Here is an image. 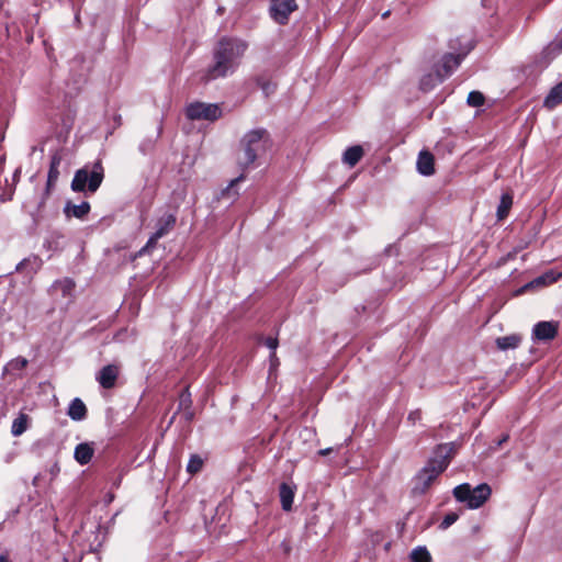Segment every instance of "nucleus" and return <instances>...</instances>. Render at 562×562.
I'll use <instances>...</instances> for the list:
<instances>
[{
    "label": "nucleus",
    "mask_w": 562,
    "mask_h": 562,
    "mask_svg": "<svg viewBox=\"0 0 562 562\" xmlns=\"http://www.w3.org/2000/svg\"><path fill=\"white\" fill-rule=\"evenodd\" d=\"M247 49V44L237 38H223L214 49V64L204 75L206 81L226 77L235 71Z\"/></svg>",
    "instance_id": "f257e3e1"
},
{
    "label": "nucleus",
    "mask_w": 562,
    "mask_h": 562,
    "mask_svg": "<svg viewBox=\"0 0 562 562\" xmlns=\"http://www.w3.org/2000/svg\"><path fill=\"white\" fill-rule=\"evenodd\" d=\"M453 453L451 445H442L437 448L435 454L415 476L413 492L424 494L432 482L441 474L450 463Z\"/></svg>",
    "instance_id": "f03ea898"
},
{
    "label": "nucleus",
    "mask_w": 562,
    "mask_h": 562,
    "mask_svg": "<svg viewBox=\"0 0 562 562\" xmlns=\"http://www.w3.org/2000/svg\"><path fill=\"white\" fill-rule=\"evenodd\" d=\"M268 140V134L263 128L248 132L241 140L243 154L239 157V164L243 167L254 164L257 157L266 151Z\"/></svg>",
    "instance_id": "7ed1b4c3"
},
{
    "label": "nucleus",
    "mask_w": 562,
    "mask_h": 562,
    "mask_svg": "<svg viewBox=\"0 0 562 562\" xmlns=\"http://www.w3.org/2000/svg\"><path fill=\"white\" fill-rule=\"evenodd\" d=\"M103 167L100 161L93 164L91 169L88 167L78 169L71 181V190L82 192L88 189L89 192H95L103 180Z\"/></svg>",
    "instance_id": "20e7f679"
},
{
    "label": "nucleus",
    "mask_w": 562,
    "mask_h": 562,
    "mask_svg": "<svg viewBox=\"0 0 562 562\" xmlns=\"http://www.w3.org/2000/svg\"><path fill=\"white\" fill-rule=\"evenodd\" d=\"M492 490L488 484L482 483L472 488L470 484L463 483L453 490L457 501L467 503L471 509L480 508L491 496Z\"/></svg>",
    "instance_id": "39448f33"
},
{
    "label": "nucleus",
    "mask_w": 562,
    "mask_h": 562,
    "mask_svg": "<svg viewBox=\"0 0 562 562\" xmlns=\"http://www.w3.org/2000/svg\"><path fill=\"white\" fill-rule=\"evenodd\" d=\"M186 115L189 120L215 121L222 115V110L217 104L193 102L186 108Z\"/></svg>",
    "instance_id": "423d86ee"
},
{
    "label": "nucleus",
    "mask_w": 562,
    "mask_h": 562,
    "mask_svg": "<svg viewBox=\"0 0 562 562\" xmlns=\"http://www.w3.org/2000/svg\"><path fill=\"white\" fill-rule=\"evenodd\" d=\"M297 9L295 0H271L270 14L279 24H285L289 15Z\"/></svg>",
    "instance_id": "0eeeda50"
},
{
    "label": "nucleus",
    "mask_w": 562,
    "mask_h": 562,
    "mask_svg": "<svg viewBox=\"0 0 562 562\" xmlns=\"http://www.w3.org/2000/svg\"><path fill=\"white\" fill-rule=\"evenodd\" d=\"M176 224V217L172 214H166L160 217L157 222L156 232L149 237L145 247L140 250V254L149 248L155 247L157 241L164 237Z\"/></svg>",
    "instance_id": "6e6552de"
},
{
    "label": "nucleus",
    "mask_w": 562,
    "mask_h": 562,
    "mask_svg": "<svg viewBox=\"0 0 562 562\" xmlns=\"http://www.w3.org/2000/svg\"><path fill=\"white\" fill-rule=\"evenodd\" d=\"M558 323L539 322L535 325L532 334L537 340H551L557 336Z\"/></svg>",
    "instance_id": "1a4fd4ad"
},
{
    "label": "nucleus",
    "mask_w": 562,
    "mask_h": 562,
    "mask_svg": "<svg viewBox=\"0 0 562 562\" xmlns=\"http://www.w3.org/2000/svg\"><path fill=\"white\" fill-rule=\"evenodd\" d=\"M117 375L119 368L114 364H108L100 370L97 380L102 387L111 389L114 386Z\"/></svg>",
    "instance_id": "9d476101"
},
{
    "label": "nucleus",
    "mask_w": 562,
    "mask_h": 562,
    "mask_svg": "<svg viewBox=\"0 0 562 562\" xmlns=\"http://www.w3.org/2000/svg\"><path fill=\"white\" fill-rule=\"evenodd\" d=\"M417 170L424 176H431L435 172L434 156L428 151H420L417 159Z\"/></svg>",
    "instance_id": "9b49d317"
},
{
    "label": "nucleus",
    "mask_w": 562,
    "mask_h": 562,
    "mask_svg": "<svg viewBox=\"0 0 562 562\" xmlns=\"http://www.w3.org/2000/svg\"><path fill=\"white\" fill-rule=\"evenodd\" d=\"M560 277H562V273H559V272H555L552 270L547 271L542 276H540V277L536 278L535 280H532L531 282L527 283L525 285V289L540 288V286H546V285L552 284Z\"/></svg>",
    "instance_id": "f8f14e48"
},
{
    "label": "nucleus",
    "mask_w": 562,
    "mask_h": 562,
    "mask_svg": "<svg viewBox=\"0 0 562 562\" xmlns=\"http://www.w3.org/2000/svg\"><path fill=\"white\" fill-rule=\"evenodd\" d=\"M90 211V204L88 202H81L80 204H72L67 202L64 209L66 216L83 218Z\"/></svg>",
    "instance_id": "ddd939ff"
},
{
    "label": "nucleus",
    "mask_w": 562,
    "mask_h": 562,
    "mask_svg": "<svg viewBox=\"0 0 562 562\" xmlns=\"http://www.w3.org/2000/svg\"><path fill=\"white\" fill-rule=\"evenodd\" d=\"M521 342V336L512 334L508 336L498 337L495 340L497 348L502 351L517 348Z\"/></svg>",
    "instance_id": "4468645a"
},
{
    "label": "nucleus",
    "mask_w": 562,
    "mask_h": 562,
    "mask_svg": "<svg viewBox=\"0 0 562 562\" xmlns=\"http://www.w3.org/2000/svg\"><path fill=\"white\" fill-rule=\"evenodd\" d=\"M562 103V81L554 86L543 101L547 109H554Z\"/></svg>",
    "instance_id": "2eb2a0df"
},
{
    "label": "nucleus",
    "mask_w": 562,
    "mask_h": 562,
    "mask_svg": "<svg viewBox=\"0 0 562 562\" xmlns=\"http://www.w3.org/2000/svg\"><path fill=\"white\" fill-rule=\"evenodd\" d=\"M87 407L80 398H74L68 408V416L72 420H82L86 417Z\"/></svg>",
    "instance_id": "dca6fc26"
},
{
    "label": "nucleus",
    "mask_w": 562,
    "mask_h": 562,
    "mask_svg": "<svg viewBox=\"0 0 562 562\" xmlns=\"http://www.w3.org/2000/svg\"><path fill=\"white\" fill-rule=\"evenodd\" d=\"M93 456V448L85 442V443H79L76 449H75V459L78 463L80 464H87L91 458Z\"/></svg>",
    "instance_id": "f3484780"
},
{
    "label": "nucleus",
    "mask_w": 562,
    "mask_h": 562,
    "mask_svg": "<svg viewBox=\"0 0 562 562\" xmlns=\"http://www.w3.org/2000/svg\"><path fill=\"white\" fill-rule=\"evenodd\" d=\"M363 156V149L361 146L356 145L346 149L342 156V161L350 167L356 166Z\"/></svg>",
    "instance_id": "a211bd4d"
},
{
    "label": "nucleus",
    "mask_w": 562,
    "mask_h": 562,
    "mask_svg": "<svg viewBox=\"0 0 562 562\" xmlns=\"http://www.w3.org/2000/svg\"><path fill=\"white\" fill-rule=\"evenodd\" d=\"M294 498V492L291 486L282 483L280 486V501L282 508L286 512L291 510Z\"/></svg>",
    "instance_id": "6ab92c4d"
},
{
    "label": "nucleus",
    "mask_w": 562,
    "mask_h": 562,
    "mask_svg": "<svg viewBox=\"0 0 562 562\" xmlns=\"http://www.w3.org/2000/svg\"><path fill=\"white\" fill-rule=\"evenodd\" d=\"M59 164L60 159L58 157H53L47 176L46 195L49 193L50 188L55 184L59 177Z\"/></svg>",
    "instance_id": "aec40b11"
},
{
    "label": "nucleus",
    "mask_w": 562,
    "mask_h": 562,
    "mask_svg": "<svg viewBox=\"0 0 562 562\" xmlns=\"http://www.w3.org/2000/svg\"><path fill=\"white\" fill-rule=\"evenodd\" d=\"M512 205H513V196L508 193H504L501 196V201H499L497 212H496L497 218L499 221L504 220L508 215V212H509Z\"/></svg>",
    "instance_id": "412c9836"
},
{
    "label": "nucleus",
    "mask_w": 562,
    "mask_h": 562,
    "mask_svg": "<svg viewBox=\"0 0 562 562\" xmlns=\"http://www.w3.org/2000/svg\"><path fill=\"white\" fill-rule=\"evenodd\" d=\"M29 417L26 414L21 413L12 423L11 432L13 436H21L26 429Z\"/></svg>",
    "instance_id": "4be33fe9"
},
{
    "label": "nucleus",
    "mask_w": 562,
    "mask_h": 562,
    "mask_svg": "<svg viewBox=\"0 0 562 562\" xmlns=\"http://www.w3.org/2000/svg\"><path fill=\"white\" fill-rule=\"evenodd\" d=\"M41 266H42L41 259L38 257L33 256V257L26 258L23 261H21L16 266V270L23 271L26 268H30L29 273L33 274L41 268Z\"/></svg>",
    "instance_id": "5701e85b"
},
{
    "label": "nucleus",
    "mask_w": 562,
    "mask_h": 562,
    "mask_svg": "<svg viewBox=\"0 0 562 562\" xmlns=\"http://www.w3.org/2000/svg\"><path fill=\"white\" fill-rule=\"evenodd\" d=\"M442 80L443 76H441V72L439 70H436L435 74H428L422 78L420 87L423 90H430Z\"/></svg>",
    "instance_id": "b1692460"
},
{
    "label": "nucleus",
    "mask_w": 562,
    "mask_h": 562,
    "mask_svg": "<svg viewBox=\"0 0 562 562\" xmlns=\"http://www.w3.org/2000/svg\"><path fill=\"white\" fill-rule=\"evenodd\" d=\"M460 64V56H456L452 54H448L442 58V68L445 70L441 76L443 78L448 76L454 68H457Z\"/></svg>",
    "instance_id": "393cba45"
},
{
    "label": "nucleus",
    "mask_w": 562,
    "mask_h": 562,
    "mask_svg": "<svg viewBox=\"0 0 562 562\" xmlns=\"http://www.w3.org/2000/svg\"><path fill=\"white\" fill-rule=\"evenodd\" d=\"M411 559L413 562H430L431 557L429 551L425 547H418L414 549L411 553Z\"/></svg>",
    "instance_id": "a878e982"
},
{
    "label": "nucleus",
    "mask_w": 562,
    "mask_h": 562,
    "mask_svg": "<svg viewBox=\"0 0 562 562\" xmlns=\"http://www.w3.org/2000/svg\"><path fill=\"white\" fill-rule=\"evenodd\" d=\"M53 288L55 290H60L63 295L67 296L74 290L75 283L70 279H65V280L55 282Z\"/></svg>",
    "instance_id": "bb28decb"
},
{
    "label": "nucleus",
    "mask_w": 562,
    "mask_h": 562,
    "mask_svg": "<svg viewBox=\"0 0 562 562\" xmlns=\"http://www.w3.org/2000/svg\"><path fill=\"white\" fill-rule=\"evenodd\" d=\"M484 95L480 91H471L468 95V104L471 106H481L484 103Z\"/></svg>",
    "instance_id": "cd10ccee"
},
{
    "label": "nucleus",
    "mask_w": 562,
    "mask_h": 562,
    "mask_svg": "<svg viewBox=\"0 0 562 562\" xmlns=\"http://www.w3.org/2000/svg\"><path fill=\"white\" fill-rule=\"evenodd\" d=\"M203 461L199 456H192L188 462L187 470L190 473H196L202 469Z\"/></svg>",
    "instance_id": "c85d7f7f"
},
{
    "label": "nucleus",
    "mask_w": 562,
    "mask_h": 562,
    "mask_svg": "<svg viewBox=\"0 0 562 562\" xmlns=\"http://www.w3.org/2000/svg\"><path fill=\"white\" fill-rule=\"evenodd\" d=\"M241 179H243V176H240V177H238V178H236V179L232 180V181H231V183H229V186H228V187H227V188L222 192V195H223V196H227V198L235 199V198L238 195V192H234V193L232 194V190H233V188L235 187V184H236L237 182H239Z\"/></svg>",
    "instance_id": "c756f323"
},
{
    "label": "nucleus",
    "mask_w": 562,
    "mask_h": 562,
    "mask_svg": "<svg viewBox=\"0 0 562 562\" xmlns=\"http://www.w3.org/2000/svg\"><path fill=\"white\" fill-rule=\"evenodd\" d=\"M458 519V515L456 513H450L445 516L442 521L440 522L441 529L449 528L452 524H454Z\"/></svg>",
    "instance_id": "7c9ffc66"
},
{
    "label": "nucleus",
    "mask_w": 562,
    "mask_h": 562,
    "mask_svg": "<svg viewBox=\"0 0 562 562\" xmlns=\"http://www.w3.org/2000/svg\"><path fill=\"white\" fill-rule=\"evenodd\" d=\"M260 88L266 95H269L274 92L276 85L269 81H262L260 82Z\"/></svg>",
    "instance_id": "2f4dec72"
},
{
    "label": "nucleus",
    "mask_w": 562,
    "mask_h": 562,
    "mask_svg": "<svg viewBox=\"0 0 562 562\" xmlns=\"http://www.w3.org/2000/svg\"><path fill=\"white\" fill-rule=\"evenodd\" d=\"M549 52H553V53H561L562 52V31H561V36H560V40L555 43H551L548 48H547Z\"/></svg>",
    "instance_id": "473e14b6"
},
{
    "label": "nucleus",
    "mask_w": 562,
    "mask_h": 562,
    "mask_svg": "<svg viewBox=\"0 0 562 562\" xmlns=\"http://www.w3.org/2000/svg\"><path fill=\"white\" fill-rule=\"evenodd\" d=\"M266 346L271 349L272 351H274L278 347V339L274 338V337H268L265 341Z\"/></svg>",
    "instance_id": "72a5a7b5"
},
{
    "label": "nucleus",
    "mask_w": 562,
    "mask_h": 562,
    "mask_svg": "<svg viewBox=\"0 0 562 562\" xmlns=\"http://www.w3.org/2000/svg\"><path fill=\"white\" fill-rule=\"evenodd\" d=\"M330 451H331V448L322 449V450L318 451V454L327 456V454L330 453Z\"/></svg>",
    "instance_id": "f704fd0d"
},
{
    "label": "nucleus",
    "mask_w": 562,
    "mask_h": 562,
    "mask_svg": "<svg viewBox=\"0 0 562 562\" xmlns=\"http://www.w3.org/2000/svg\"><path fill=\"white\" fill-rule=\"evenodd\" d=\"M509 436L508 435H504L499 441L497 442L498 446H502L504 442H506L508 440Z\"/></svg>",
    "instance_id": "c9c22d12"
},
{
    "label": "nucleus",
    "mask_w": 562,
    "mask_h": 562,
    "mask_svg": "<svg viewBox=\"0 0 562 562\" xmlns=\"http://www.w3.org/2000/svg\"><path fill=\"white\" fill-rule=\"evenodd\" d=\"M19 362H20L21 368L25 367L27 363V361L25 359H22Z\"/></svg>",
    "instance_id": "e433bc0d"
},
{
    "label": "nucleus",
    "mask_w": 562,
    "mask_h": 562,
    "mask_svg": "<svg viewBox=\"0 0 562 562\" xmlns=\"http://www.w3.org/2000/svg\"><path fill=\"white\" fill-rule=\"evenodd\" d=\"M182 402L187 401L189 398V394H182L181 395Z\"/></svg>",
    "instance_id": "4c0bfd02"
},
{
    "label": "nucleus",
    "mask_w": 562,
    "mask_h": 562,
    "mask_svg": "<svg viewBox=\"0 0 562 562\" xmlns=\"http://www.w3.org/2000/svg\"><path fill=\"white\" fill-rule=\"evenodd\" d=\"M0 562H5L3 558H0Z\"/></svg>",
    "instance_id": "58836bf2"
}]
</instances>
